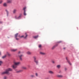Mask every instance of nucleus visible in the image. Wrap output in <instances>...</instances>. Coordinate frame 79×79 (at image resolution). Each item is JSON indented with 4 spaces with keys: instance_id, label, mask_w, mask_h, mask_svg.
<instances>
[{
    "instance_id": "22",
    "label": "nucleus",
    "mask_w": 79,
    "mask_h": 79,
    "mask_svg": "<svg viewBox=\"0 0 79 79\" xmlns=\"http://www.w3.org/2000/svg\"><path fill=\"white\" fill-rule=\"evenodd\" d=\"M6 55H8V56H11V54H10L8 52H7L6 53Z\"/></svg>"
},
{
    "instance_id": "4",
    "label": "nucleus",
    "mask_w": 79,
    "mask_h": 79,
    "mask_svg": "<svg viewBox=\"0 0 79 79\" xmlns=\"http://www.w3.org/2000/svg\"><path fill=\"white\" fill-rule=\"evenodd\" d=\"M20 63L19 62H14V64L16 65L17 66H18V65H19V64H20Z\"/></svg>"
},
{
    "instance_id": "14",
    "label": "nucleus",
    "mask_w": 79,
    "mask_h": 79,
    "mask_svg": "<svg viewBox=\"0 0 79 79\" xmlns=\"http://www.w3.org/2000/svg\"><path fill=\"white\" fill-rule=\"evenodd\" d=\"M57 46H58V44H56V45H55V46H53L52 48V50H53V49H54V48H55V47H57Z\"/></svg>"
},
{
    "instance_id": "6",
    "label": "nucleus",
    "mask_w": 79,
    "mask_h": 79,
    "mask_svg": "<svg viewBox=\"0 0 79 79\" xmlns=\"http://www.w3.org/2000/svg\"><path fill=\"white\" fill-rule=\"evenodd\" d=\"M7 3H12V0H7Z\"/></svg>"
},
{
    "instance_id": "28",
    "label": "nucleus",
    "mask_w": 79,
    "mask_h": 79,
    "mask_svg": "<svg viewBox=\"0 0 79 79\" xmlns=\"http://www.w3.org/2000/svg\"><path fill=\"white\" fill-rule=\"evenodd\" d=\"M25 34L26 35V36L24 37V39H26V37H27V35L26 34V33H25Z\"/></svg>"
},
{
    "instance_id": "38",
    "label": "nucleus",
    "mask_w": 79,
    "mask_h": 79,
    "mask_svg": "<svg viewBox=\"0 0 79 79\" xmlns=\"http://www.w3.org/2000/svg\"><path fill=\"white\" fill-rule=\"evenodd\" d=\"M63 49H64V50H65V49H66V48H63Z\"/></svg>"
},
{
    "instance_id": "24",
    "label": "nucleus",
    "mask_w": 79,
    "mask_h": 79,
    "mask_svg": "<svg viewBox=\"0 0 79 79\" xmlns=\"http://www.w3.org/2000/svg\"><path fill=\"white\" fill-rule=\"evenodd\" d=\"M22 68L23 69H27V68H26V67H22Z\"/></svg>"
},
{
    "instance_id": "9",
    "label": "nucleus",
    "mask_w": 79,
    "mask_h": 79,
    "mask_svg": "<svg viewBox=\"0 0 79 79\" xmlns=\"http://www.w3.org/2000/svg\"><path fill=\"white\" fill-rule=\"evenodd\" d=\"M17 49H11L10 50V51H11V52H16V51H17Z\"/></svg>"
},
{
    "instance_id": "18",
    "label": "nucleus",
    "mask_w": 79,
    "mask_h": 79,
    "mask_svg": "<svg viewBox=\"0 0 79 79\" xmlns=\"http://www.w3.org/2000/svg\"><path fill=\"white\" fill-rule=\"evenodd\" d=\"M27 54L28 55H31V52H27Z\"/></svg>"
},
{
    "instance_id": "25",
    "label": "nucleus",
    "mask_w": 79,
    "mask_h": 79,
    "mask_svg": "<svg viewBox=\"0 0 79 79\" xmlns=\"http://www.w3.org/2000/svg\"><path fill=\"white\" fill-rule=\"evenodd\" d=\"M3 3V0H0V4H2Z\"/></svg>"
},
{
    "instance_id": "26",
    "label": "nucleus",
    "mask_w": 79,
    "mask_h": 79,
    "mask_svg": "<svg viewBox=\"0 0 79 79\" xmlns=\"http://www.w3.org/2000/svg\"><path fill=\"white\" fill-rule=\"evenodd\" d=\"M38 37V35L35 36L34 37V38L35 39H36V38H37Z\"/></svg>"
},
{
    "instance_id": "23",
    "label": "nucleus",
    "mask_w": 79,
    "mask_h": 79,
    "mask_svg": "<svg viewBox=\"0 0 79 79\" xmlns=\"http://www.w3.org/2000/svg\"><path fill=\"white\" fill-rule=\"evenodd\" d=\"M23 15L24 16H26V11H24L23 13Z\"/></svg>"
},
{
    "instance_id": "1",
    "label": "nucleus",
    "mask_w": 79,
    "mask_h": 79,
    "mask_svg": "<svg viewBox=\"0 0 79 79\" xmlns=\"http://www.w3.org/2000/svg\"><path fill=\"white\" fill-rule=\"evenodd\" d=\"M12 69L9 68L7 69H6L5 72H2V74H9V71H12Z\"/></svg>"
},
{
    "instance_id": "37",
    "label": "nucleus",
    "mask_w": 79,
    "mask_h": 79,
    "mask_svg": "<svg viewBox=\"0 0 79 79\" xmlns=\"http://www.w3.org/2000/svg\"><path fill=\"white\" fill-rule=\"evenodd\" d=\"M22 71V70H19L18 71V72H21Z\"/></svg>"
},
{
    "instance_id": "41",
    "label": "nucleus",
    "mask_w": 79,
    "mask_h": 79,
    "mask_svg": "<svg viewBox=\"0 0 79 79\" xmlns=\"http://www.w3.org/2000/svg\"><path fill=\"white\" fill-rule=\"evenodd\" d=\"M1 55V52H0V55Z\"/></svg>"
},
{
    "instance_id": "40",
    "label": "nucleus",
    "mask_w": 79,
    "mask_h": 79,
    "mask_svg": "<svg viewBox=\"0 0 79 79\" xmlns=\"http://www.w3.org/2000/svg\"><path fill=\"white\" fill-rule=\"evenodd\" d=\"M0 23H2V22H0Z\"/></svg>"
},
{
    "instance_id": "11",
    "label": "nucleus",
    "mask_w": 79,
    "mask_h": 79,
    "mask_svg": "<svg viewBox=\"0 0 79 79\" xmlns=\"http://www.w3.org/2000/svg\"><path fill=\"white\" fill-rule=\"evenodd\" d=\"M66 59L67 62L69 63V64H70V65H71V62H70V61H69V60H68V59L67 57L66 58Z\"/></svg>"
},
{
    "instance_id": "2",
    "label": "nucleus",
    "mask_w": 79,
    "mask_h": 79,
    "mask_svg": "<svg viewBox=\"0 0 79 79\" xmlns=\"http://www.w3.org/2000/svg\"><path fill=\"white\" fill-rule=\"evenodd\" d=\"M34 61L35 63L36 64H38V63H39V62L38 61V60H36L37 58L35 57H34Z\"/></svg>"
},
{
    "instance_id": "3",
    "label": "nucleus",
    "mask_w": 79,
    "mask_h": 79,
    "mask_svg": "<svg viewBox=\"0 0 79 79\" xmlns=\"http://www.w3.org/2000/svg\"><path fill=\"white\" fill-rule=\"evenodd\" d=\"M22 14H19V16L18 17H16V16H15V18L16 19H20V18H21V17L22 16Z\"/></svg>"
},
{
    "instance_id": "10",
    "label": "nucleus",
    "mask_w": 79,
    "mask_h": 79,
    "mask_svg": "<svg viewBox=\"0 0 79 79\" xmlns=\"http://www.w3.org/2000/svg\"><path fill=\"white\" fill-rule=\"evenodd\" d=\"M19 56V58H20V60H22V57H23V55H21L20 56Z\"/></svg>"
},
{
    "instance_id": "32",
    "label": "nucleus",
    "mask_w": 79,
    "mask_h": 79,
    "mask_svg": "<svg viewBox=\"0 0 79 79\" xmlns=\"http://www.w3.org/2000/svg\"><path fill=\"white\" fill-rule=\"evenodd\" d=\"M42 47V45H41L40 44L39 45V48H40V47Z\"/></svg>"
},
{
    "instance_id": "35",
    "label": "nucleus",
    "mask_w": 79,
    "mask_h": 79,
    "mask_svg": "<svg viewBox=\"0 0 79 79\" xmlns=\"http://www.w3.org/2000/svg\"><path fill=\"white\" fill-rule=\"evenodd\" d=\"M64 70L65 71H66L67 70V69L66 68H65Z\"/></svg>"
},
{
    "instance_id": "27",
    "label": "nucleus",
    "mask_w": 79,
    "mask_h": 79,
    "mask_svg": "<svg viewBox=\"0 0 79 79\" xmlns=\"http://www.w3.org/2000/svg\"><path fill=\"white\" fill-rule=\"evenodd\" d=\"M3 63V62L2 61H0V66L2 65V64Z\"/></svg>"
},
{
    "instance_id": "13",
    "label": "nucleus",
    "mask_w": 79,
    "mask_h": 79,
    "mask_svg": "<svg viewBox=\"0 0 79 79\" xmlns=\"http://www.w3.org/2000/svg\"><path fill=\"white\" fill-rule=\"evenodd\" d=\"M16 11H17V10L16 9H14L13 10V13H14V14H15Z\"/></svg>"
},
{
    "instance_id": "17",
    "label": "nucleus",
    "mask_w": 79,
    "mask_h": 79,
    "mask_svg": "<svg viewBox=\"0 0 79 79\" xmlns=\"http://www.w3.org/2000/svg\"><path fill=\"white\" fill-rule=\"evenodd\" d=\"M40 54H41V55H45V53H44V52H40Z\"/></svg>"
},
{
    "instance_id": "19",
    "label": "nucleus",
    "mask_w": 79,
    "mask_h": 79,
    "mask_svg": "<svg viewBox=\"0 0 79 79\" xmlns=\"http://www.w3.org/2000/svg\"><path fill=\"white\" fill-rule=\"evenodd\" d=\"M6 11L7 13V16H8V15L9 14V12H8V10H6Z\"/></svg>"
},
{
    "instance_id": "15",
    "label": "nucleus",
    "mask_w": 79,
    "mask_h": 79,
    "mask_svg": "<svg viewBox=\"0 0 79 79\" xmlns=\"http://www.w3.org/2000/svg\"><path fill=\"white\" fill-rule=\"evenodd\" d=\"M56 68H58V69H60L61 68V65H58L56 66Z\"/></svg>"
},
{
    "instance_id": "34",
    "label": "nucleus",
    "mask_w": 79,
    "mask_h": 79,
    "mask_svg": "<svg viewBox=\"0 0 79 79\" xmlns=\"http://www.w3.org/2000/svg\"><path fill=\"white\" fill-rule=\"evenodd\" d=\"M35 74L36 76H38V74H37V73H36Z\"/></svg>"
},
{
    "instance_id": "16",
    "label": "nucleus",
    "mask_w": 79,
    "mask_h": 79,
    "mask_svg": "<svg viewBox=\"0 0 79 79\" xmlns=\"http://www.w3.org/2000/svg\"><path fill=\"white\" fill-rule=\"evenodd\" d=\"M57 76L58 77H60V78H61V77H63V76L61 75H57Z\"/></svg>"
},
{
    "instance_id": "8",
    "label": "nucleus",
    "mask_w": 79,
    "mask_h": 79,
    "mask_svg": "<svg viewBox=\"0 0 79 79\" xmlns=\"http://www.w3.org/2000/svg\"><path fill=\"white\" fill-rule=\"evenodd\" d=\"M48 73L51 74H54V72L52 71H49Z\"/></svg>"
},
{
    "instance_id": "29",
    "label": "nucleus",
    "mask_w": 79,
    "mask_h": 79,
    "mask_svg": "<svg viewBox=\"0 0 79 79\" xmlns=\"http://www.w3.org/2000/svg\"><path fill=\"white\" fill-rule=\"evenodd\" d=\"M18 37H19L20 38H21L22 37H24V36H18Z\"/></svg>"
},
{
    "instance_id": "21",
    "label": "nucleus",
    "mask_w": 79,
    "mask_h": 79,
    "mask_svg": "<svg viewBox=\"0 0 79 79\" xmlns=\"http://www.w3.org/2000/svg\"><path fill=\"white\" fill-rule=\"evenodd\" d=\"M26 7H25L23 9V10H24V11H26Z\"/></svg>"
},
{
    "instance_id": "33",
    "label": "nucleus",
    "mask_w": 79,
    "mask_h": 79,
    "mask_svg": "<svg viewBox=\"0 0 79 79\" xmlns=\"http://www.w3.org/2000/svg\"><path fill=\"white\" fill-rule=\"evenodd\" d=\"M52 63H53V64H55V61H52Z\"/></svg>"
},
{
    "instance_id": "36",
    "label": "nucleus",
    "mask_w": 79,
    "mask_h": 79,
    "mask_svg": "<svg viewBox=\"0 0 79 79\" xmlns=\"http://www.w3.org/2000/svg\"><path fill=\"white\" fill-rule=\"evenodd\" d=\"M61 41H59L58 42V43H61Z\"/></svg>"
},
{
    "instance_id": "31",
    "label": "nucleus",
    "mask_w": 79,
    "mask_h": 79,
    "mask_svg": "<svg viewBox=\"0 0 79 79\" xmlns=\"http://www.w3.org/2000/svg\"><path fill=\"white\" fill-rule=\"evenodd\" d=\"M7 79V77L6 76H5L4 77V79Z\"/></svg>"
},
{
    "instance_id": "5",
    "label": "nucleus",
    "mask_w": 79,
    "mask_h": 79,
    "mask_svg": "<svg viewBox=\"0 0 79 79\" xmlns=\"http://www.w3.org/2000/svg\"><path fill=\"white\" fill-rule=\"evenodd\" d=\"M12 68H13V69H16V68H17V65H16L14 64L12 66Z\"/></svg>"
},
{
    "instance_id": "7",
    "label": "nucleus",
    "mask_w": 79,
    "mask_h": 79,
    "mask_svg": "<svg viewBox=\"0 0 79 79\" xmlns=\"http://www.w3.org/2000/svg\"><path fill=\"white\" fill-rule=\"evenodd\" d=\"M18 33H17L15 35V37L16 38V40H19V39L17 38V37H18Z\"/></svg>"
},
{
    "instance_id": "12",
    "label": "nucleus",
    "mask_w": 79,
    "mask_h": 79,
    "mask_svg": "<svg viewBox=\"0 0 79 79\" xmlns=\"http://www.w3.org/2000/svg\"><path fill=\"white\" fill-rule=\"evenodd\" d=\"M3 6H4V7H6L7 6V3H4L3 4Z\"/></svg>"
},
{
    "instance_id": "39",
    "label": "nucleus",
    "mask_w": 79,
    "mask_h": 79,
    "mask_svg": "<svg viewBox=\"0 0 79 79\" xmlns=\"http://www.w3.org/2000/svg\"><path fill=\"white\" fill-rule=\"evenodd\" d=\"M21 53V52H19V53Z\"/></svg>"
},
{
    "instance_id": "30",
    "label": "nucleus",
    "mask_w": 79,
    "mask_h": 79,
    "mask_svg": "<svg viewBox=\"0 0 79 79\" xmlns=\"http://www.w3.org/2000/svg\"><path fill=\"white\" fill-rule=\"evenodd\" d=\"M31 77H34V76L33 75H31Z\"/></svg>"
},
{
    "instance_id": "20",
    "label": "nucleus",
    "mask_w": 79,
    "mask_h": 79,
    "mask_svg": "<svg viewBox=\"0 0 79 79\" xmlns=\"http://www.w3.org/2000/svg\"><path fill=\"white\" fill-rule=\"evenodd\" d=\"M6 55H5L4 56H3L2 57V58H6Z\"/></svg>"
}]
</instances>
